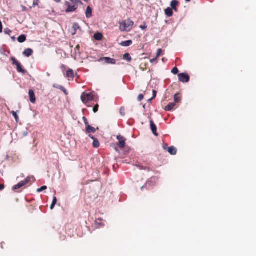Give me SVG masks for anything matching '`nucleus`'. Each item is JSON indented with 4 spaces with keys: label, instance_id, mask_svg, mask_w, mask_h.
Returning <instances> with one entry per match:
<instances>
[{
    "label": "nucleus",
    "instance_id": "8",
    "mask_svg": "<svg viewBox=\"0 0 256 256\" xmlns=\"http://www.w3.org/2000/svg\"><path fill=\"white\" fill-rule=\"evenodd\" d=\"M76 74V73L74 72V70L70 68H69L66 72V77L68 79L73 80Z\"/></svg>",
    "mask_w": 256,
    "mask_h": 256
},
{
    "label": "nucleus",
    "instance_id": "29",
    "mask_svg": "<svg viewBox=\"0 0 256 256\" xmlns=\"http://www.w3.org/2000/svg\"><path fill=\"white\" fill-rule=\"evenodd\" d=\"M172 72L174 74H176L178 72V70L176 67L174 68L172 70Z\"/></svg>",
    "mask_w": 256,
    "mask_h": 256
},
{
    "label": "nucleus",
    "instance_id": "18",
    "mask_svg": "<svg viewBox=\"0 0 256 256\" xmlns=\"http://www.w3.org/2000/svg\"><path fill=\"white\" fill-rule=\"evenodd\" d=\"M172 10L170 8H167L164 10L166 15L168 17L172 16L174 14Z\"/></svg>",
    "mask_w": 256,
    "mask_h": 256
},
{
    "label": "nucleus",
    "instance_id": "40",
    "mask_svg": "<svg viewBox=\"0 0 256 256\" xmlns=\"http://www.w3.org/2000/svg\"><path fill=\"white\" fill-rule=\"evenodd\" d=\"M2 32V22L0 21V33Z\"/></svg>",
    "mask_w": 256,
    "mask_h": 256
},
{
    "label": "nucleus",
    "instance_id": "43",
    "mask_svg": "<svg viewBox=\"0 0 256 256\" xmlns=\"http://www.w3.org/2000/svg\"><path fill=\"white\" fill-rule=\"evenodd\" d=\"M153 97L152 98H154L156 96V92L155 90H153Z\"/></svg>",
    "mask_w": 256,
    "mask_h": 256
},
{
    "label": "nucleus",
    "instance_id": "27",
    "mask_svg": "<svg viewBox=\"0 0 256 256\" xmlns=\"http://www.w3.org/2000/svg\"><path fill=\"white\" fill-rule=\"evenodd\" d=\"M80 46L79 44H78L74 48V52L76 54H80Z\"/></svg>",
    "mask_w": 256,
    "mask_h": 256
},
{
    "label": "nucleus",
    "instance_id": "47",
    "mask_svg": "<svg viewBox=\"0 0 256 256\" xmlns=\"http://www.w3.org/2000/svg\"><path fill=\"white\" fill-rule=\"evenodd\" d=\"M59 86H58V85H54V88H58V89Z\"/></svg>",
    "mask_w": 256,
    "mask_h": 256
},
{
    "label": "nucleus",
    "instance_id": "49",
    "mask_svg": "<svg viewBox=\"0 0 256 256\" xmlns=\"http://www.w3.org/2000/svg\"><path fill=\"white\" fill-rule=\"evenodd\" d=\"M115 150L116 151V152H118V150L117 148H115Z\"/></svg>",
    "mask_w": 256,
    "mask_h": 256
},
{
    "label": "nucleus",
    "instance_id": "16",
    "mask_svg": "<svg viewBox=\"0 0 256 256\" xmlns=\"http://www.w3.org/2000/svg\"><path fill=\"white\" fill-rule=\"evenodd\" d=\"M176 106L175 102H170L164 108V110L166 111H170L173 110Z\"/></svg>",
    "mask_w": 256,
    "mask_h": 256
},
{
    "label": "nucleus",
    "instance_id": "46",
    "mask_svg": "<svg viewBox=\"0 0 256 256\" xmlns=\"http://www.w3.org/2000/svg\"><path fill=\"white\" fill-rule=\"evenodd\" d=\"M64 88L62 86H59V88H58V89L60 90H63V89Z\"/></svg>",
    "mask_w": 256,
    "mask_h": 256
},
{
    "label": "nucleus",
    "instance_id": "19",
    "mask_svg": "<svg viewBox=\"0 0 256 256\" xmlns=\"http://www.w3.org/2000/svg\"><path fill=\"white\" fill-rule=\"evenodd\" d=\"M103 59L106 62L107 64H114L116 62V61L114 59L111 58H108V57H104L103 58Z\"/></svg>",
    "mask_w": 256,
    "mask_h": 256
},
{
    "label": "nucleus",
    "instance_id": "22",
    "mask_svg": "<svg viewBox=\"0 0 256 256\" xmlns=\"http://www.w3.org/2000/svg\"><path fill=\"white\" fill-rule=\"evenodd\" d=\"M94 38L96 40H100L102 39L103 35L100 32H97L94 34Z\"/></svg>",
    "mask_w": 256,
    "mask_h": 256
},
{
    "label": "nucleus",
    "instance_id": "12",
    "mask_svg": "<svg viewBox=\"0 0 256 256\" xmlns=\"http://www.w3.org/2000/svg\"><path fill=\"white\" fill-rule=\"evenodd\" d=\"M80 27L78 24L74 23L73 24L72 28V35H74L78 30L80 29Z\"/></svg>",
    "mask_w": 256,
    "mask_h": 256
},
{
    "label": "nucleus",
    "instance_id": "35",
    "mask_svg": "<svg viewBox=\"0 0 256 256\" xmlns=\"http://www.w3.org/2000/svg\"><path fill=\"white\" fill-rule=\"evenodd\" d=\"M144 98V96L142 94H140L138 96V101L140 102Z\"/></svg>",
    "mask_w": 256,
    "mask_h": 256
},
{
    "label": "nucleus",
    "instance_id": "7",
    "mask_svg": "<svg viewBox=\"0 0 256 256\" xmlns=\"http://www.w3.org/2000/svg\"><path fill=\"white\" fill-rule=\"evenodd\" d=\"M180 4V2L177 0H172L170 4L171 8L174 10L176 12H178V6Z\"/></svg>",
    "mask_w": 256,
    "mask_h": 256
},
{
    "label": "nucleus",
    "instance_id": "44",
    "mask_svg": "<svg viewBox=\"0 0 256 256\" xmlns=\"http://www.w3.org/2000/svg\"><path fill=\"white\" fill-rule=\"evenodd\" d=\"M55 205L56 204H53L52 203L51 206H50V209L52 210L54 208V207L55 206Z\"/></svg>",
    "mask_w": 256,
    "mask_h": 256
},
{
    "label": "nucleus",
    "instance_id": "51",
    "mask_svg": "<svg viewBox=\"0 0 256 256\" xmlns=\"http://www.w3.org/2000/svg\"><path fill=\"white\" fill-rule=\"evenodd\" d=\"M84 2H88V0H82Z\"/></svg>",
    "mask_w": 256,
    "mask_h": 256
},
{
    "label": "nucleus",
    "instance_id": "36",
    "mask_svg": "<svg viewBox=\"0 0 256 256\" xmlns=\"http://www.w3.org/2000/svg\"><path fill=\"white\" fill-rule=\"evenodd\" d=\"M40 0H34V2H33V6L34 7H35L36 6H37L38 5V2Z\"/></svg>",
    "mask_w": 256,
    "mask_h": 256
},
{
    "label": "nucleus",
    "instance_id": "2",
    "mask_svg": "<svg viewBox=\"0 0 256 256\" xmlns=\"http://www.w3.org/2000/svg\"><path fill=\"white\" fill-rule=\"evenodd\" d=\"M134 22L130 18L120 23V30L122 32H130L132 28Z\"/></svg>",
    "mask_w": 256,
    "mask_h": 256
},
{
    "label": "nucleus",
    "instance_id": "11",
    "mask_svg": "<svg viewBox=\"0 0 256 256\" xmlns=\"http://www.w3.org/2000/svg\"><path fill=\"white\" fill-rule=\"evenodd\" d=\"M90 138L94 140L92 146L94 148H98L100 146V143L98 140L95 138L93 136L90 134Z\"/></svg>",
    "mask_w": 256,
    "mask_h": 256
},
{
    "label": "nucleus",
    "instance_id": "17",
    "mask_svg": "<svg viewBox=\"0 0 256 256\" xmlns=\"http://www.w3.org/2000/svg\"><path fill=\"white\" fill-rule=\"evenodd\" d=\"M168 152L172 155H175L176 154V148L174 146H171L168 148Z\"/></svg>",
    "mask_w": 256,
    "mask_h": 256
},
{
    "label": "nucleus",
    "instance_id": "4",
    "mask_svg": "<svg viewBox=\"0 0 256 256\" xmlns=\"http://www.w3.org/2000/svg\"><path fill=\"white\" fill-rule=\"evenodd\" d=\"M11 60L12 62V64L13 65H15L16 66V70L18 72L22 73V74H26V70L22 68L19 62H18V61L16 60L15 58L12 57Z\"/></svg>",
    "mask_w": 256,
    "mask_h": 256
},
{
    "label": "nucleus",
    "instance_id": "50",
    "mask_svg": "<svg viewBox=\"0 0 256 256\" xmlns=\"http://www.w3.org/2000/svg\"><path fill=\"white\" fill-rule=\"evenodd\" d=\"M186 2H190L191 0H185Z\"/></svg>",
    "mask_w": 256,
    "mask_h": 256
},
{
    "label": "nucleus",
    "instance_id": "10",
    "mask_svg": "<svg viewBox=\"0 0 256 256\" xmlns=\"http://www.w3.org/2000/svg\"><path fill=\"white\" fill-rule=\"evenodd\" d=\"M150 126L152 130V131L153 133V134L156 136H158V134L156 132L157 130V128L154 122L151 120L150 121Z\"/></svg>",
    "mask_w": 256,
    "mask_h": 256
},
{
    "label": "nucleus",
    "instance_id": "41",
    "mask_svg": "<svg viewBox=\"0 0 256 256\" xmlns=\"http://www.w3.org/2000/svg\"><path fill=\"white\" fill-rule=\"evenodd\" d=\"M4 188V184H0V190H2Z\"/></svg>",
    "mask_w": 256,
    "mask_h": 256
},
{
    "label": "nucleus",
    "instance_id": "26",
    "mask_svg": "<svg viewBox=\"0 0 256 256\" xmlns=\"http://www.w3.org/2000/svg\"><path fill=\"white\" fill-rule=\"evenodd\" d=\"M10 113L12 114V116H14L16 122H18V115L17 114V113L16 112H14V111H12L10 112Z\"/></svg>",
    "mask_w": 256,
    "mask_h": 256
},
{
    "label": "nucleus",
    "instance_id": "13",
    "mask_svg": "<svg viewBox=\"0 0 256 256\" xmlns=\"http://www.w3.org/2000/svg\"><path fill=\"white\" fill-rule=\"evenodd\" d=\"M33 54V50L31 48H28L23 52V54L26 57H29Z\"/></svg>",
    "mask_w": 256,
    "mask_h": 256
},
{
    "label": "nucleus",
    "instance_id": "15",
    "mask_svg": "<svg viewBox=\"0 0 256 256\" xmlns=\"http://www.w3.org/2000/svg\"><path fill=\"white\" fill-rule=\"evenodd\" d=\"M32 178L30 176H28L26 179L20 182L18 184L21 186L22 187L27 184L31 180Z\"/></svg>",
    "mask_w": 256,
    "mask_h": 256
},
{
    "label": "nucleus",
    "instance_id": "30",
    "mask_svg": "<svg viewBox=\"0 0 256 256\" xmlns=\"http://www.w3.org/2000/svg\"><path fill=\"white\" fill-rule=\"evenodd\" d=\"M99 108V105L98 104H96L94 106L93 108V112L96 113L98 111Z\"/></svg>",
    "mask_w": 256,
    "mask_h": 256
},
{
    "label": "nucleus",
    "instance_id": "34",
    "mask_svg": "<svg viewBox=\"0 0 256 256\" xmlns=\"http://www.w3.org/2000/svg\"><path fill=\"white\" fill-rule=\"evenodd\" d=\"M140 28L142 29V30H145L147 28V26L146 23H144L143 24L140 25Z\"/></svg>",
    "mask_w": 256,
    "mask_h": 256
},
{
    "label": "nucleus",
    "instance_id": "20",
    "mask_svg": "<svg viewBox=\"0 0 256 256\" xmlns=\"http://www.w3.org/2000/svg\"><path fill=\"white\" fill-rule=\"evenodd\" d=\"M132 40H128L126 41L122 42L120 43V45L122 46H128L132 45Z\"/></svg>",
    "mask_w": 256,
    "mask_h": 256
},
{
    "label": "nucleus",
    "instance_id": "23",
    "mask_svg": "<svg viewBox=\"0 0 256 256\" xmlns=\"http://www.w3.org/2000/svg\"><path fill=\"white\" fill-rule=\"evenodd\" d=\"M26 40V36L24 34H22L18 36V40L19 42L22 43L25 42Z\"/></svg>",
    "mask_w": 256,
    "mask_h": 256
},
{
    "label": "nucleus",
    "instance_id": "32",
    "mask_svg": "<svg viewBox=\"0 0 256 256\" xmlns=\"http://www.w3.org/2000/svg\"><path fill=\"white\" fill-rule=\"evenodd\" d=\"M162 49L160 48L158 50V52H157V54H156V58H158V57H159L160 55L162 54Z\"/></svg>",
    "mask_w": 256,
    "mask_h": 256
},
{
    "label": "nucleus",
    "instance_id": "39",
    "mask_svg": "<svg viewBox=\"0 0 256 256\" xmlns=\"http://www.w3.org/2000/svg\"><path fill=\"white\" fill-rule=\"evenodd\" d=\"M163 148L165 150H168V144H164L162 146Z\"/></svg>",
    "mask_w": 256,
    "mask_h": 256
},
{
    "label": "nucleus",
    "instance_id": "9",
    "mask_svg": "<svg viewBox=\"0 0 256 256\" xmlns=\"http://www.w3.org/2000/svg\"><path fill=\"white\" fill-rule=\"evenodd\" d=\"M30 96V100L32 103L34 104L36 100V96L34 91L32 90H30L28 92Z\"/></svg>",
    "mask_w": 256,
    "mask_h": 256
},
{
    "label": "nucleus",
    "instance_id": "3",
    "mask_svg": "<svg viewBox=\"0 0 256 256\" xmlns=\"http://www.w3.org/2000/svg\"><path fill=\"white\" fill-rule=\"evenodd\" d=\"M81 100L83 103L88 106V102L95 100V96L92 92H84L81 96Z\"/></svg>",
    "mask_w": 256,
    "mask_h": 256
},
{
    "label": "nucleus",
    "instance_id": "5",
    "mask_svg": "<svg viewBox=\"0 0 256 256\" xmlns=\"http://www.w3.org/2000/svg\"><path fill=\"white\" fill-rule=\"evenodd\" d=\"M116 138L118 140V142L116 144V145L120 148H124L125 147L126 138L120 135L118 136Z\"/></svg>",
    "mask_w": 256,
    "mask_h": 256
},
{
    "label": "nucleus",
    "instance_id": "42",
    "mask_svg": "<svg viewBox=\"0 0 256 256\" xmlns=\"http://www.w3.org/2000/svg\"><path fill=\"white\" fill-rule=\"evenodd\" d=\"M158 58H156H156H152V59H151L150 60V62L151 63H153L154 62H156V60H157Z\"/></svg>",
    "mask_w": 256,
    "mask_h": 256
},
{
    "label": "nucleus",
    "instance_id": "28",
    "mask_svg": "<svg viewBox=\"0 0 256 256\" xmlns=\"http://www.w3.org/2000/svg\"><path fill=\"white\" fill-rule=\"evenodd\" d=\"M46 189H47V186H42L41 188H38L37 190V192H42L43 190H46Z\"/></svg>",
    "mask_w": 256,
    "mask_h": 256
},
{
    "label": "nucleus",
    "instance_id": "31",
    "mask_svg": "<svg viewBox=\"0 0 256 256\" xmlns=\"http://www.w3.org/2000/svg\"><path fill=\"white\" fill-rule=\"evenodd\" d=\"M21 188H22L21 186L19 184H16L13 186L12 190H16L19 189Z\"/></svg>",
    "mask_w": 256,
    "mask_h": 256
},
{
    "label": "nucleus",
    "instance_id": "25",
    "mask_svg": "<svg viewBox=\"0 0 256 256\" xmlns=\"http://www.w3.org/2000/svg\"><path fill=\"white\" fill-rule=\"evenodd\" d=\"M123 58L126 60L128 62H130L132 60V57L128 53H126L124 54Z\"/></svg>",
    "mask_w": 256,
    "mask_h": 256
},
{
    "label": "nucleus",
    "instance_id": "38",
    "mask_svg": "<svg viewBox=\"0 0 256 256\" xmlns=\"http://www.w3.org/2000/svg\"><path fill=\"white\" fill-rule=\"evenodd\" d=\"M4 32H5L6 34H10V32H11V31H10V30L8 29V28L5 29V30H4Z\"/></svg>",
    "mask_w": 256,
    "mask_h": 256
},
{
    "label": "nucleus",
    "instance_id": "21",
    "mask_svg": "<svg viewBox=\"0 0 256 256\" xmlns=\"http://www.w3.org/2000/svg\"><path fill=\"white\" fill-rule=\"evenodd\" d=\"M86 15L87 18H90L92 16V9L90 6L87 7Z\"/></svg>",
    "mask_w": 256,
    "mask_h": 256
},
{
    "label": "nucleus",
    "instance_id": "48",
    "mask_svg": "<svg viewBox=\"0 0 256 256\" xmlns=\"http://www.w3.org/2000/svg\"><path fill=\"white\" fill-rule=\"evenodd\" d=\"M146 185H147V184H146L145 186H143L142 187L141 190H143V189L145 188V186H146Z\"/></svg>",
    "mask_w": 256,
    "mask_h": 256
},
{
    "label": "nucleus",
    "instance_id": "37",
    "mask_svg": "<svg viewBox=\"0 0 256 256\" xmlns=\"http://www.w3.org/2000/svg\"><path fill=\"white\" fill-rule=\"evenodd\" d=\"M56 202H57V198L56 196H54L53 198L52 204H56Z\"/></svg>",
    "mask_w": 256,
    "mask_h": 256
},
{
    "label": "nucleus",
    "instance_id": "33",
    "mask_svg": "<svg viewBox=\"0 0 256 256\" xmlns=\"http://www.w3.org/2000/svg\"><path fill=\"white\" fill-rule=\"evenodd\" d=\"M82 120H83L84 122V124L86 125V126L88 125H89L88 120L85 116H84L82 118Z\"/></svg>",
    "mask_w": 256,
    "mask_h": 256
},
{
    "label": "nucleus",
    "instance_id": "24",
    "mask_svg": "<svg viewBox=\"0 0 256 256\" xmlns=\"http://www.w3.org/2000/svg\"><path fill=\"white\" fill-rule=\"evenodd\" d=\"M175 103H178L181 100V96L178 93L176 94L174 96Z\"/></svg>",
    "mask_w": 256,
    "mask_h": 256
},
{
    "label": "nucleus",
    "instance_id": "1",
    "mask_svg": "<svg viewBox=\"0 0 256 256\" xmlns=\"http://www.w3.org/2000/svg\"><path fill=\"white\" fill-rule=\"evenodd\" d=\"M72 2H65V6L67 7L66 9V12L67 13L74 12L77 10L78 4H82V2L80 0H70Z\"/></svg>",
    "mask_w": 256,
    "mask_h": 256
},
{
    "label": "nucleus",
    "instance_id": "14",
    "mask_svg": "<svg viewBox=\"0 0 256 256\" xmlns=\"http://www.w3.org/2000/svg\"><path fill=\"white\" fill-rule=\"evenodd\" d=\"M86 133H94L96 132V129L91 126L90 125H88L86 126Z\"/></svg>",
    "mask_w": 256,
    "mask_h": 256
},
{
    "label": "nucleus",
    "instance_id": "45",
    "mask_svg": "<svg viewBox=\"0 0 256 256\" xmlns=\"http://www.w3.org/2000/svg\"><path fill=\"white\" fill-rule=\"evenodd\" d=\"M62 92H64L66 94H67L68 93H67V92H66V90L64 88L63 89V90H62Z\"/></svg>",
    "mask_w": 256,
    "mask_h": 256
},
{
    "label": "nucleus",
    "instance_id": "6",
    "mask_svg": "<svg viewBox=\"0 0 256 256\" xmlns=\"http://www.w3.org/2000/svg\"><path fill=\"white\" fill-rule=\"evenodd\" d=\"M178 80L182 82H188L190 81V76L186 73H180L178 74Z\"/></svg>",
    "mask_w": 256,
    "mask_h": 256
}]
</instances>
